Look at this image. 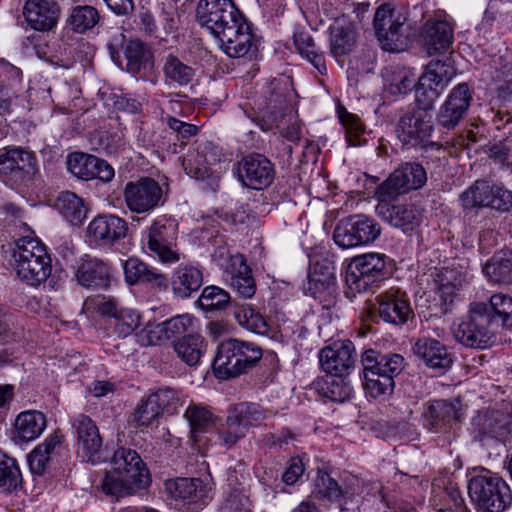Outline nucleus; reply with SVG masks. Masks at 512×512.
Instances as JSON below:
<instances>
[{"mask_svg":"<svg viewBox=\"0 0 512 512\" xmlns=\"http://www.w3.org/2000/svg\"><path fill=\"white\" fill-rule=\"evenodd\" d=\"M474 437L483 446L495 443L512 444V413L499 409H484L472 418Z\"/></svg>","mask_w":512,"mask_h":512,"instance_id":"423d86ee","label":"nucleus"},{"mask_svg":"<svg viewBox=\"0 0 512 512\" xmlns=\"http://www.w3.org/2000/svg\"><path fill=\"white\" fill-rule=\"evenodd\" d=\"M75 276L84 287L106 288L109 285L110 268L104 261L86 255L78 263Z\"/></svg>","mask_w":512,"mask_h":512,"instance_id":"2f4dec72","label":"nucleus"},{"mask_svg":"<svg viewBox=\"0 0 512 512\" xmlns=\"http://www.w3.org/2000/svg\"><path fill=\"white\" fill-rule=\"evenodd\" d=\"M486 304L492 325L512 326V297L502 293L494 294Z\"/></svg>","mask_w":512,"mask_h":512,"instance_id":"de8ad7c7","label":"nucleus"},{"mask_svg":"<svg viewBox=\"0 0 512 512\" xmlns=\"http://www.w3.org/2000/svg\"><path fill=\"white\" fill-rule=\"evenodd\" d=\"M471 501L483 512H504L512 503L507 483L496 473L476 468L468 481Z\"/></svg>","mask_w":512,"mask_h":512,"instance_id":"f03ea898","label":"nucleus"},{"mask_svg":"<svg viewBox=\"0 0 512 512\" xmlns=\"http://www.w3.org/2000/svg\"><path fill=\"white\" fill-rule=\"evenodd\" d=\"M234 317L237 323L248 331L258 334H264L267 331L264 317L249 304L236 307Z\"/></svg>","mask_w":512,"mask_h":512,"instance_id":"4d7b16f0","label":"nucleus"},{"mask_svg":"<svg viewBox=\"0 0 512 512\" xmlns=\"http://www.w3.org/2000/svg\"><path fill=\"white\" fill-rule=\"evenodd\" d=\"M127 223L116 215H100L88 225L87 235L95 241L111 244L124 238L127 234Z\"/></svg>","mask_w":512,"mask_h":512,"instance_id":"c756f323","label":"nucleus"},{"mask_svg":"<svg viewBox=\"0 0 512 512\" xmlns=\"http://www.w3.org/2000/svg\"><path fill=\"white\" fill-rule=\"evenodd\" d=\"M473 100V91L468 84L460 83L448 94L437 114L438 124L445 129H454L466 116Z\"/></svg>","mask_w":512,"mask_h":512,"instance_id":"dca6fc26","label":"nucleus"},{"mask_svg":"<svg viewBox=\"0 0 512 512\" xmlns=\"http://www.w3.org/2000/svg\"><path fill=\"white\" fill-rule=\"evenodd\" d=\"M36 171L34 155L21 148L8 149L0 154V179L12 186L29 180Z\"/></svg>","mask_w":512,"mask_h":512,"instance_id":"2eb2a0df","label":"nucleus"},{"mask_svg":"<svg viewBox=\"0 0 512 512\" xmlns=\"http://www.w3.org/2000/svg\"><path fill=\"white\" fill-rule=\"evenodd\" d=\"M125 279L130 285L137 282H146L154 284L158 287L167 286V278L165 275L157 272L153 268H149L145 263L137 258H129L123 265Z\"/></svg>","mask_w":512,"mask_h":512,"instance_id":"58836bf2","label":"nucleus"},{"mask_svg":"<svg viewBox=\"0 0 512 512\" xmlns=\"http://www.w3.org/2000/svg\"><path fill=\"white\" fill-rule=\"evenodd\" d=\"M272 163L261 154H250L242 159L239 165V179L244 186L262 190L274 180Z\"/></svg>","mask_w":512,"mask_h":512,"instance_id":"5701e85b","label":"nucleus"},{"mask_svg":"<svg viewBox=\"0 0 512 512\" xmlns=\"http://www.w3.org/2000/svg\"><path fill=\"white\" fill-rule=\"evenodd\" d=\"M460 410L446 400L432 402L424 413V425L432 432H448L461 419Z\"/></svg>","mask_w":512,"mask_h":512,"instance_id":"7c9ffc66","label":"nucleus"},{"mask_svg":"<svg viewBox=\"0 0 512 512\" xmlns=\"http://www.w3.org/2000/svg\"><path fill=\"white\" fill-rule=\"evenodd\" d=\"M66 165L68 171L81 180L98 179L108 183L115 175L114 168L107 161L81 152L71 153Z\"/></svg>","mask_w":512,"mask_h":512,"instance_id":"6ab92c4d","label":"nucleus"},{"mask_svg":"<svg viewBox=\"0 0 512 512\" xmlns=\"http://www.w3.org/2000/svg\"><path fill=\"white\" fill-rule=\"evenodd\" d=\"M221 50L231 58L247 55L254 47V35L244 16L232 21L214 37Z\"/></svg>","mask_w":512,"mask_h":512,"instance_id":"4468645a","label":"nucleus"},{"mask_svg":"<svg viewBox=\"0 0 512 512\" xmlns=\"http://www.w3.org/2000/svg\"><path fill=\"white\" fill-rule=\"evenodd\" d=\"M162 198V188L152 178H142L129 182L124 189L127 207L136 213H145L157 207Z\"/></svg>","mask_w":512,"mask_h":512,"instance_id":"f3484780","label":"nucleus"},{"mask_svg":"<svg viewBox=\"0 0 512 512\" xmlns=\"http://www.w3.org/2000/svg\"><path fill=\"white\" fill-rule=\"evenodd\" d=\"M240 15L232 0H200L196 7V21L213 37Z\"/></svg>","mask_w":512,"mask_h":512,"instance_id":"f8f14e48","label":"nucleus"},{"mask_svg":"<svg viewBox=\"0 0 512 512\" xmlns=\"http://www.w3.org/2000/svg\"><path fill=\"white\" fill-rule=\"evenodd\" d=\"M167 494L177 505L186 506L187 512H196L209 499V487L199 478H177L165 482Z\"/></svg>","mask_w":512,"mask_h":512,"instance_id":"ddd939ff","label":"nucleus"},{"mask_svg":"<svg viewBox=\"0 0 512 512\" xmlns=\"http://www.w3.org/2000/svg\"><path fill=\"white\" fill-rule=\"evenodd\" d=\"M77 439L78 455L85 461L96 463L100 460L102 437L95 422L87 415L80 414L73 421Z\"/></svg>","mask_w":512,"mask_h":512,"instance_id":"aec40b11","label":"nucleus"},{"mask_svg":"<svg viewBox=\"0 0 512 512\" xmlns=\"http://www.w3.org/2000/svg\"><path fill=\"white\" fill-rule=\"evenodd\" d=\"M22 475L17 461L0 451V490L13 492L20 487Z\"/></svg>","mask_w":512,"mask_h":512,"instance_id":"3c124183","label":"nucleus"},{"mask_svg":"<svg viewBox=\"0 0 512 512\" xmlns=\"http://www.w3.org/2000/svg\"><path fill=\"white\" fill-rule=\"evenodd\" d=\"M427 181V173L419 163H405L396 168L378 186L376 197H398L411 190L421 188Z\"/></svg>","mask_w":512,"mask_h":512,"instance_id":"9b49d317","label":"nucleus"},{"mask_svg":"<svg viewBox=\"0 0 512 512\" xmlns=\"http://www.w3.org/2000/svg\"><path fill=\"white\" fill-rule=\"evenodd\" d=\"M314 492L330 501H337L349 493V491L343 490L328 473H320L317 476Z\"/></svg>","mask_w":512,"mask_h":512,"instance_id":"69168bd1","label":"nucleus"},{"mask_svg":"<svg viewBox=\"0 0 512 512\" xmlns=\"http://www.w3.org/2000/svg\"><path fill=\"white\" fill-rule=\"evenodd\" d=\"M420 41L429 55L445 53L454 41L453 25L440 15L429 19L422 26Z\"/></svg>","mask_w":512,"mask_h":512,"instance_id":"4be33fe9","label":"nucleus"},{"mask_svg":"<svg viewBox=\"0 0 512 512\" xmlns=\"http://www.w3.org/2000/svg\"><path fill=\"white\" fill-rule=\"evenodd\" d=\"M60 7L53 0H27L23 15L31 28L38 31L51 30L57 23Z\"/></svg>","mask_w":512,"mask_h":512,"instance_id":"bb28decb","label":"nucleus"},{"mask_svg":"<svg viewBox=\"0 0 512 512\" xmlns=\"http://www.w3.org/2000/svg\"><path fill=\"white\" fill-rule=\"evenodd\" d=\"M324 395L333 402H344L353 396V388L345 376L330 375L325 381Z\"/></svg>","mask_w":512,"mask_h":512,"instance_id":"680f3d73","label":"nucleus"},{"mask_svg":"<svg viewBox=\"0 0 512 512\" xmlns=\"http://www.w3.org/2000/svg\"><path fill=\"white\" fill-rule=\"evenodd\" d=\"M485 276L495 283L512 282V252L508 256H493L483 268Z\"/></svg>","mask_w":512,"mask_h":512,"instance_id":"603ef678","label":"nucleus"},{"mask_svg":"<svg viewBox=\"0 0 512 512\" xmlns=\"http://www.w3.org/2000/svg\"><path fill=\"white\" fill-rule=\"evenodd\" d=\"M357 35L351 21L342 17L330 26V48L334 57L349 54L355 47Z\"/></svg>","mask_w":512,"mask_h":512,"instance_id":"72a5a7b5","label":"nucleus"},{"mask_svg":"<svg viewBox=\"0 0 512 512\" xmlns=\"http://www.w3.org/2000/svg\"><path fill=\"white\" fill-rule=\"evenodd\" d=\"M386 257L380 253H367L352 259L345 272V282L352 294L365 292L384 278Z\"/></svg>","mask_w":512,"mask_h":512,"instance_id":"0eeeda50","label":"nucleus"},{"mask_svg":"<svg viewBox=\"0 0 512 512\" xmlns=\"http://www.w3.org/2000/svg\"><path fill=\"white\" fill-rule=\"evenodd\" d=\"M112 469L128 478L135 487L144 488L150 484V478L144 463L135 450L119 448L112 458Z\"/></svg>","mask_w":512,"mask_h":512,"instance_id":"a878e982","label":"nucleus"},{"mask_svg":"<svg viewBox=\"0 0 512 512\" xmlns=\"http://www.w3.org/2000/svg\"><path fill=\"white\" fill-rule=\"evenodd\" d=\"M338 117L341 124L345 128L346 141L348 145H362V134L364 132V127L360 119L344 108H338Z\"/></svg>","mask_w":512,"mask_h":512,"instance_id":"052dcab7","label":"nucleus"},{"mask_svg":"<svg viewBox=\"0 0 512 512\" xmlns=\"http://www.w3.org/2000/svg\"><path fill=\"white\" fill-rule=\"evenodd\" d=\"M162 71L169 85L180 87L188 85L195 76V69L173 54L164 58Z\"/></svg>","mask_w":512,"mask_h":512,"instance_id":"a19ab883","label":"nucleus"},{"mask_svg":"<svg viewBox=\"0 0 512 512\" xmlns=\"http://www.w3.org/2000/svg\"><path fill=\"white\" fill-rule=\"evenodd\" d=\"M464 207H490L506 212L512 208V192L488 181H476L461 195Z\"/></svg>","mask_w":512,"mask_h":512,"instance_id":"9d476101","label":"nucleus"},{"mask_svg":"<svg viewBox=\"0 0 512 512\" xmlns=\"http://www.w3.org/2000/svg\"><path fill=\"white\" fill-rule=\"evenodd\" d=\"M492 326L487 304L472 302L467 313L454 323L453 335L465 347L485 349L495 342Z\"/></svg>","mask_w":512,"mask_h":512,"instance_id":"20e7f679","label":"nucleus"},{"mask_svg":"<svg viewBox=\"0 0 512 512\" xmlns=\"http://www.w3.org/2000/svg\"><path fill=\"white\" fill-rule=\"evenodd\" d=\"M378 204L375 207L376 214L391 226L403 230L412 229L418 223L416 210L405 204H392L391 200L397 197H376Z\"/></svg>","mask_w":512,"mask_h":512,"instance_id":"c85d7f7f","label":"nucleus"},{"mask_svg":"<svg viewBox=\"0 0 512 512\" xmlns=\"http://www.w3.org/2000/svg\"><path fill=\"white\" fill-rule=\"evenodd\" d=\"M435 283L440 298L445 303H451L461 288L463 279L458 277L453 270L442 269L435 274Z\"/></svg>","mask_w":512,"mask_h":512,"instance_id":"13d9d810","label":"nucleus"},{"mask_svg":"<svg viewBox=\"0 0 512 512\" xmlns=\"http://www.w3.org/2000/svg\"><path fill=\"white\" fill-rule=\"evenodd\" d=\"M177 356L189 366H195L207 350V343L198 334H189L173 343Z\"/></svg>","mask_w":512,"mask_h":512,"instance_id":"ea45409f","label":"nucleus"},{"mask_svg":"<svg viewBox=\"0 0 512 512\" xmlns=\"http://www.w3.org/2000/svg\"><path fill=\"white\" fill-rule=\"evenodd\" d=\"M380 235V228L365 215H353L342 219L336 226L333 239L343 248H352L373 242Z\"/></svg>","mask_w":512,"mask_h":512,"instance_id":"6e6552de","label":"nucleus"},{"mask_svg":"<svg viewBox=\"0 0 512 512\" xmlns=\"http://www.w3.org/2000/svg\"><path fill=\"white\" fill-rule=\"evenodd\" d=\"M415 356L428 368L445 371L453 363L452 354L439 340L431 337L419 338L414 346Z\"/></svg>","mask_w":512,"mask_h":512,"instance_id":"cd10ccee","label":"nucleus"},{"mask_svg":"<svg viewBox=\"0 0 512 512\" xmlns=\"http://www.w3.org/2000/svg\"><path fill=\"white\" fill-rule=\"evenodd\" d=\"M57 208L72 225H81L86 218L87 209L83 200L70 191L62 192L57 198Z\"/></svg>","mask_w":512,"mask_h":512,"instance_id":"79ce46f5","label":"nucleus"},{"mask_svg":"<svg viewBox=\"0 0 512 512\" xmlns=\"http://www.w3.org/2000/svg\"><path fill=\"white\" fill-rule=\"evenodd\" d=\"M13 267L17 277L31 286L44 283L52 273V261L38 239L23 237L16 243Z\"/></svg>","mask_w":512,"mask_h":512,"instance_id":"f257e3e1","label":"nucleus"},{"mask_svg":"<svg viewBox=\"0 0 512 512\" xmlns=\"http://www.w3.org/2000/svg\"><path fill=\"white\" fill-rule=\"evenodd\" d=\"M61 443L57 434L48 436L43 443L36 446L28 455V463L33 474L42 475L49 463L51 454Z\"/></svg>","mask_w":512,"mask_h":512,"instance_id":"a18cd8bd","label":"nucleus"},{"mask_svg":"<svg viewBox=\"0 0 512 512\" xmlns=\"http://www.w3.org/2000/svg\"><path fill=\"white\" fill-rule=\"evenodd\" d=\"M355 348L350 340L337 341L319 353L322 369L329 375L345 376L355 364Z\"/></svg>","mask_w":512,"mask_h":512,"instance_id":"412c9836","label":"nucleus"},{"mask_svg":"<svg viewBox=\"0 0 512 512\" xmlns=\"http://www.w3.org/2000/svg\"><path fill=\"white\" fill-rule=\"evenodd\" d=\"M100 20L99 12L90 5L73 7L66 20L67 27L75 33H84L93 29Z\"/></svg>","mask_w":512,"mask_h":512,"instance_id":"37998d69","label":"nucleus"},{"mask_svg":"<svg viewBox=\"0 0 512 512\" xmlns=\"http://www.w3.org/2000/svg\"><path fill=\"white\" fill-rule=\"evenodd\" d=\"M262 358L261 348L246 341L228 339L219 344L213 361V371L217 378H235L253 367Z\"/></svg>","mask_w":512,"mask_h":512,"instance_id":"7ed1b4c3","label":"nucleus"},{"mask_svg":"<svg viewBox=\"0 0 512 512\" xmlns=\"http://www.w3.org/2000/svg\"><path fill=\"white\" fill-rule=\"evenodd\" d=\"M363 387L371 398H385L392 394L395 386L394 380L390 377H384L371 370H365L363 367Z\"/></svg>","mask_w":512,"mask_h":512,"instance_id":"864d4df0","label":"nucleus"},{"mask_svg":"<svg viewBox=\"0 0 512 512\" xmlns=\"http://www.w3.org/2000/svg\"><path fill=\"white\" fill-rule=\"evenodd\" d=\"M230 287L243 298H251L256 292V283L251 268L245 260L226 274Z\"/></svg>","mask_w":512,"mask_h":512,"instance_id":"49530a36","label":"nucleus"},{"mask_svg":"<svg viewBox=\"0 0 512 512\" xmlns=\"http://www.w3.org/2000/svg\"><path fill=\"white\" fill-rule=\"evenodd\" d=\"M230 295L218 286H207L198 300L199 307L206 312L221 310L230 303Z\"/></svg>","mask_w":512,"mask_h":512,"instance_id":"bf43d9fd","label":"nucleus"},{"mask_svg":"<svg viewBox=\"0 0 512 512\" xmlns=\"http://www.w3.org/2000/svg\"><path fill=\"white\" fill-rule=\"evenodd\" d=\"M151 397L161 413L167 411L172 414L177 411L178 407L184 404L181 392L169 387L158 389L155 393L151 394Z\"/></svg>","mask_w":512,"mask_h":512,"instance_id":"0e129e2a","label":"nucleus"},{"mask_svg":"<svg viewBox=\"0 0 512 512\" xmlns=\"http://www.w3.org/2000/svg\"><path fill=\"white\" fill-rule=\"evenodd\" d=\"M396 132L400 141L412 146L427 141L433 132L432 114L413 109L405 113L398 121Z\"/></svg>","mask_w":512,"mask_h":512,"instance_id":"a211bd4d","label":"nucleus"},{"mask_svg":"<svg viewBox=\"0 0 512 512\" xmlns=\"http://www.w3.org/2000/svg\"><path fill=\"white\" fill-rule=\"evenodd\" d=\"M203 282L202 272L194 266H179L173 273L171 287L180 298H187L197 291Z\"/></svg>","mask_w":512,"mask_h":512,"instance_id":"e433bc0d","label":"nucleus"},{"mask_svg":"<svg viewBox=\"0 0 512 512\" xmlns=\"http://www.w3.org/2000/svg\"><path fill=\"white\" fill-rule=\"evenodd\" d=\"M293 114V107L288 103L282 93L273 94L268 100L263 111L264 124H260L262 130H268L272 125H278L286 115Z\"/></svg>","mask_w":512,"mask_h":512,"instance_id":"09e8293b","label":"nucleus"},{"mask_svg":"<svg viewBox=\"0 0 512 512\" xmlns=\"http://www.w3.org/2000/svg\"><path fill=\"white\" fill-rule=\"evenodd\" d=\"M362 366L365 370H371L392 380L398 376L405 366L403 356L396 353L379 354L373 349H368L362 354Z\"/></svg>","mask_w":512,"mask_h":512,"instance_id":"473e14b6","label":"nucleus"},{"mask_svg":"<svg viewBox=\"0 0 512 512\" xmlns=\"http://www.w3.org/2000/svg\"><path fill=\"white\" fill-rule=\"evenodd\" d=\"M141 323V316L132 309L121 308L112 317L105 319L107 328L112 329L114 335L125 338L131 335Z\"/></svg>","mask_w":512,"mask_h":512,"instance_id":"c03bdc74","label":"nucleus"},{"mask_svg":"<svg viewBox=\"0 0 512 512\" xmlns=\"http://www.w3.org/2000/svg\"><path fill=\"white\" fill-rule=\"evenodd\" d=\"M401 14H395L390 4L380 5L374 16L376 36L386 51H401L405 46L404 23Z\"/></svg>","mask_w":512,"mask_h":512,"instance_id":"1a4fd4ad","label":"nucleus"},{"mask_svg":"<svg viewBox=\"0 0 512 512\" xmlns=\"http://www.w3.org/2000/svg\"><path fill=\"white\" fill-rule=\"evenodd\" d=\"M308 291L323 307L334 305L337 296L336 276L330 263L315 264L309 273Z\"/></svg>","mask_w":512,"mask_h":512,"instance_id":"393cba45","label":"nucleus"},{"mask_svg":"<svg viewBox=\"0 0 512 512\" xmlns=\"http://www.w3.org/2000/svg\"><path fill=\"white\" fill-rule=\"evenodd\" d=\"M227 413L246 430L260 426L271 412L255 402H239L229 406Z\"/></svg>","mask_w":512,"mask_h":512,"instance_id":"c9c22d12","label":"nucleus"},{"mask_svg":"<svg viewBox=\"0 0 512 512\" xmlns=\"http://www.w3.org/2000/svg\"><path fill=\"white\" fill-rule=\"evenodd\" d=\"M379 316L387 323L405 324L413 315L409 298L405 291L390 288L376 298Z\"/></svg>","mask_w":512,"mask_h":512,"instance_id":"b1692460","label":"nucleus"},{"mask_svg":"<svg viewBox=\"0 0 512 512\" xmlns=\"http://www.w3.org/2000/svg\"><path fill=\"white\" fill-rule=\"evenodd\" d=\"M128 66L133 71H139L151 60L149 48L139 39L130 40L125 47Z\"/></svg>","mask_w":512,"mask_h":512,"instance_id":"e2e57ef3","label":"nucleus"},{"mask_svg":"<svg viewBox=\"0 0 512 512\" xmlns=\"http://www.w3.org/2000/svg\"><path fill=\"white\" fill-rule=\"evenodd\" d=\"M454 75L453 67L450 63L432 60L427 67L426 72L420 77L421 85H435L444 89Z\"/></svg>","mask_w":512,"mask_h":512,"instance_id":"5fc2aeb1","label":"nucleus"},{"mask_svg":"<svg viewBox=\"0 0 512 512\" xmlns=\"http://www.w3.org/2000/svg\"><path fill=\"white\" fill-rule=\"evenodd\" d=\"M247 432L248 430L227 413L225 423L219 430V439L222 445L231 448L244 438Z\"/></svg>","mask_w":512,"mask_h":512,"instance_id":"338daca9","label":"nucleus"},{"mask_svg":"<svg viewBox=\"0 0 512 512\" xmlns=\"http://www.w3.org/2000/svg\"><path fill=\"white\" fill-rule=\"evenodd\" d=\"M294 45L299 54L308 59L321 74L326 73L322 54L318 53L312 36L306 31H297L293 35Z\"/></svg>","mask_w":512,"mask_h":512,"instance_id":"8fccbe9b","label":"nucleus"},{"mask_svg":"<svg viewBox=\"0 0 512 512\" xmlns=\"http://www.w3.org/2000/svg\"><path fill=\"white\" fill-rule=\"evenodd\" d=\"M184 416L190 424L194 437H196V433L212 424V414L205 407L197 404H190Z\"/></svg>","mask_w":512,"mask_h":512,"instance_id":"774afa93","label":"nucleus"},{"mask_svg":"<svg viewBox=\"0 0 512 512\" xmlns=\"http://www.w3.org/2000/svg\"><path fill=\"white\" fill-rule=\"evenodd\" d=\"M161 414L157 404L149 395L138 404L129 418V423L135 428H148L154 424Z\"/></svg>","mask_w":512,"mask_h":512,"instance_id":"6e6d98bb","label":"nucleus"},{"mask_svg":"<svg viewBox=\"0 0 512 512\" xmlns=\"http://www.w3.org/2000/svg\"><path fill=\"white\" fill-rule=\"evenodd\" d=\"M386 91L395 97H401L416 86V75L404 67H389L383 71Z\"/></svg>","mask_w":512,"mask_h":512,"instance_id":"4c0bfd02","label":"nucleus"},{"mask_svg":"<svg viewBox=\"0 0 512 512\" xmlns=\"http://www.w3.org/2000/svg\"><path fill=\"white\" fill-rule=\"evenodd\" d=\"M142 243L145 251L163 264H172L180 260L177 224L171 219H155L144 232Z\"/></svg>","mask_w":512,"mask_h":512,"instance_id":"39448f33","label":"nucleus"},{"mask_svg":"<svg viewBox=\"0 0 512 512\" xmlns=\"http://www.w3.org/2000/svg\"><path fill=\"white\" fill-rule=\"evenodd\" d=\"M46 428L45 415L36 410L21 412L14 423V437L21 442L38 438Z\"/></svg>","mask_w":512,"mask_h":512,"instance_id":"f704fd0d","label":"nucleus"}]
</instances>
